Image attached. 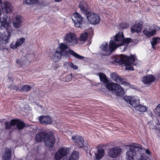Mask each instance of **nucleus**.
Returning a JSON list of instances; mask_svg holds the SVG:
<instances>
[{
    "mask_svg": "<svg viewBox=\"0 0 160 160\" xmlns=\"http://www.w3.org/2000/svg\"><path fill=\"white\" fill-rule=\"evenodd\" d=\"M63 41L69 46H74L78 43V38L74 32H68L63 37Z\"/></svg>",
    "mask_w": 160,
    "mask_h": 160,
    "instance_id": "nucleus-7",
    "label": "nucleus"
},
{
    "mask_svg": "<svg viewBox=\"0 0 160 160\" xmlns=\"http://www.w3.org/2000/svg\"><path fill=\"white\" fill-rule=\"evenodd\" d=\"M106 88L109 90L114 91L115 95L120 96L124 94V90L120 85L115 83H108L106 84Z\"/></svg>",
    "mask_w": 160,
    "mask_h": 160,
    "instance_id": "nucleus-8",
    "label": "nucleus"
},
{
    "mask_svg": "<svg viewBox=\"0 0 160 160\" xmlns=\"http://www.w3.org/2000/svg\"><path fill=\"white\" fill-rule=\"evenodd\" d=\"M11 149L6 148L3 156V160H10L11 155Z\"/></svg>",
    "mask_w": 160,
    "mask_h": 160,
    "instance_id": "nucleus-27",
    "label": "nucleus"
},
{
    "mask_svg": "<svg viewBox=\"0 0 160 160\" xmlns=\"http://www.w3.org/2000/svg\"><path fill=\"white\" fill-rule=\"evenodd\" d=\"M69 149L63 147L59 149L55 154V158L56 160H59L63 157L66 156L68 153Z\"/></svg>",
    "mask_w": 160,
    "mask_h": 160,
    "instance_id": "nucleus-14",
    "label": "nucleus"
},
{
    "mask_svg": "<svg viewBox=\"0 0 160 160\" xmlns=\"http://www.w3.org/2000/svg\"><path fill=\"white\" fill-rule=\"evenodd\" d=\"M127 48V46L124 47V50H125Z\"/></svg>",
    "mask_w": 160,
    "mask_h": 160,
    "instance_id": "nucleus-46",
    "label": "nucleus"
},
{
    "mask_svg": "<svg viewBox=\"0 0 160 160\" xmlns=\"http://www.w3.org/2000/svg\"><path fill=\"white\" fill-rule=\"evenodd\" d=\"M38 2V0H24L23 1V4L27 5L35 4Z\"/></svg>",
    "mask_w": 160,
    "mask_h": 160,
    "instance_id": "nucleus-33",
    "label": "nucleus"
},
{
    "mask_svg": "<svg viewBox=\"0 0 160 160\" xmlns=\"http://www.w3.org/2000/svg\"><path fill=\"white\" fill-rule=\"evenodd\" d=\"M12 120L10 121L9 122H6L5 123V128L6 129H9L11 128V126H14V125L12 124Z\"/></svg>",
    "mask_w": 160,
    "mask_h": 160,
    "instance_id": "nucleus-37",
    "label": "nucleus"
},
{
    "mask_svg": "<svg viewBox=\"0 0 160 160\" xmlns=\"http://www.w3.org/2000/svg\"><path fill=\"white\" fill-rule=\"evenodd\" d=\"M120 26L123 29H126L129 27V25L126 22H122L120 24Z\"/></svg>",
    "mask_w": 160,
    "mask_h": 160,
    "instance_id": "nucleus-38",
    "label": "nucleus"
},
{
    "mask_svg": "<svg viewBox=\"0 0 160 160\" xmlns=\"http://www.w3.org/2000/svg\"><path fill=\"white\" fill-rule=\"evenodd\" d=\"M112 42L115 44L113 45H115L116 48L120 46L126 44L127 45L131 40L130 38H124V35L122 32H119L115 36Z\"/></svg>",
    "mask_w": 160,
    "mask_h": 160,
    "instance_id": "nucleus-6",
    "label": "nucleus"
},
{
    "mask_svg": "<svg viewBox=\"0 0 160 160\" xmlns=\"http://www.w3.org/2000/svg\"><path fill=\"white\" fill-rule=\"evenodd\" d=\"M142 28V25L139 23H135L133 24L131 27V32L134 33L135 32L138 33L140 32Z\"/></svg>",
    "mask_w": 160,
    "mask_h": 160,
    "instance_id": "nucleus-22",
    "label": "nucleus"
},
{
    "mask_svg": "<svg viewBox=\"0 0 160 160\" xmlns=\"http://www.w3.org/2000/svg\"><path fill=\"white\" fill-rule=\"evenodd\" d=\"M86 15L88 21L92 24H97L100 21V18L99 16L92 12H90Z\"/></svg>",
    "mask_w": 160,
    "mask_h": 160,
    "instance_id": "nucleus-15",
    "label": "nucleus"
},
{
    "mask_svg": "<svg viewBox=\"0 0 160 160\" xmlns=\"http://www.w3.org/2000/svg\"><path fill=\"white\" fill-rule=\"evenodd\" d=\"M136 57L135 56L133 55H130L129 57L121 55L117 57L114 61L115 62L120 64H125L127 70H133L134 68L132 65L136 60Z\"/></svg>",
    "mask_w": 160,
    "mask_h": 160,
    "instance_id": "nucleus-3",
    "label": "nucleus"
},
{
    "mask_svg": "<svg viewBox=\"0 0 160 160\" xmlns=\"http://www.w3.org/2000/svg\"><path fill=\"white\" fill-rule=\"evenodd\" d=\"M79 7L81 12L84 14L87 15L90 12L89 7L85 1H82L80 2Z\"/></svg>",
    "mask_w": 160,
    "mask_h": 160,
    "instance_id": "nucleus-19",
    "label": "nucleus"
},
{
    "mask_svg": "<svg viewBox=\"0 0 160 160\" xmlns=\"http://www.w3.org/2000/svg\"><path fill=\"white\" fill-rule=\"evenodd\" d=\"M155 80L154 77L152 75H148L144 76L142 78V82L145 84H148L150 83Z\"/></svg>",
    "mask_w": 160,
    "mask_h": 160,
    "instance_id": "nucleus-24",
    "label": "nucleus"
},
{
    "mask_svg": "<svg viewBox=\"0 0 160 160\" xmlns=\"http://www.w3.org/2000/svg\"><path fill=\"white\" fill-rule=\"evenodd\" d=\"M79 154L78 152L73 151L69 157L64 158L62 160H78Z\"/></svg>",
    "mask_w": 160,
    "mask_h": 160,
    "instance_id": "nucleus-25",
    "label": "nucleus"
},
{
    "mask_svg": "<svg viewBox=\"0 0 160 160\" xmlns=\"http://www.w3.org/2000/svg\"><path fill=\"white\" fill-rule=\"evenodd\" d=\"M154 112L156 115L160 116V104H158L156 107Z\"/></svg>",
    "mask_w": 160,
    "mask_h": 160,
    "instance_id": "nucleus-36",
    "label": "nucleus"
},
{
    "mask_svg": "<svg viewBox=\"0 0 160 160\" xmlns=\"http://www.w3.org/2000/svg\"><path fill=\"white\" fill-rule=\"evenodd\" d=\"M124 99L133 107L135 109L140 103L139 99L135 96L130 97L126 96L124 97Z\"/></svg>",
    "mask_w": 160,
    "mask_h": 160,
    "instance_id": "nucleus-12",
    "label": "nucleus"
},
{
    "mask_svg": "<svg viewBox=\"0 0 160 160\" xmlns=\"http://www.w3.org/2000/svg\"><path fill=\"white\" fill-rule=\"evenodd\" d=\"M12 123L14 126L16 125L18 129H22L25 126L24 123L19 119H13Z\"/></svg>",
    "mask_w": 160,
    "mask_h": 160,
    "instance_id": "nucleus-23",
    "label": "nucleus"
},
{
    "mask_svg": "<svg viewBox=\"0 0 160 160\" xmlns=\"http://www.w3.org/2000/svg\"><path fill=\"white\" fill-rule=\"evenodd\" d=\"M88 36V34L86 32L82 33L80 36L79 38V40L81 42L86 41L87 40Z\"/></svg>",
    "mask_w": 160,
    "mask_h": 160,
    "instance_id": "nucleus-35",
    "label": "nucleus"
},
{
    "mask_svg": "<svg viewBox=\"0 0 160 160\" xmlns=\"http://www.w3.org/2000/svg\"><path fill=\"white\" fill-rule=\"evenodd\" d=\"M139 153L140 154V157L138 158V160H151L150 157L144 155V153H146L148 155H150L151 152L148 149H145L142 148L140 145L138 146Z\"/></svg>",
    "mask_w": 160,
    "mask_h": 160,
    "instance_id": "nucleus-13",
    "label": "nucleus"
},
{
    "mask_svg": "<svg viewBox=\"0 0 160 160\" xmlns=\"http://www.w3.org/2000/svg\"><path fill=\"white\" fill-rule=\"evenodd\" d=\"M31 87L29 85H26L23 86L20 91L24 92H28L30 91L31 88Z\"/></svg>",
    "mask_w": 160,
    "mask_h": 160,
    "instance_id": "nucleus-34",
    "label": "nucleus"
},
{
    "mask_svg": "<svg viewBox=\"0 0 160 160\" xmlns=\"http://www.w3.org/2000/svg\"><path fill=\"white\" fill-rule=\"evenodd\" d=\"M72 19L77 28H82L84 24L83 18L81 15L77 12L73 13Z\"/></svg>",
    "mask_w": 160,
    "mask_h": 160,
    "instance_id": "nucleus-10",
    "label": "nucleus"
},
{
    "mask_svg": "<svg viewBox=\"0 0 160 160\" xmlns=\"http://www.w3.org/2000/svg\"><path fill=\"white\" fill-rule=\"evenodd\" d=\"M66 80L67 82H69L72 79V74H70L68 75L66 77Z\"/></svg>",
    "mask_w": 160,
    "mask_h": 160,
    "instance_id": "nucleus-41",
    "label": "nucleus"
},
{
    "mask_svg": "<svg viewBox=\"0 0 160 160\" xmlns=\"http://www.w3.org/2000/svg\"><path fill=\"white\" fill-rule=\"evenodd\" d=\"M140 157L138 146L134 145H130L129 147V149L126 152V160H134L136 158Z\"/></svg>",
    "mask_w": 160,
    "mask_h": 160,
    "instance_id": "nucleus-5",
    "label": "nucleus"
},
{
    "mask_svg": "<svg viewBox=\"0 0 160 160\" xmlns=\"http://www.w3.org/2000/svg\"><path fill=\"white\" fill-rule=\"evenodd\" d=\"M98 74L101 82L105 84L108 82V80L105 74L103 73H98Z\"/></svg>",
    "mask_w": 160,
    "mask_h": 160,
    "instance_id": "nucleus-31",
    "label": "nucleus"
},
{
    "mask_svg": "<svg viewBox=\"0 0 160 160\" xmlns=\"http://www.w3.org/2000/svg\"><path fill=\"white\" fill-rule=\"evenodd\" d=\"M8 16L7 15H2L0 12V29L6 28L7 35H4L1 38L2 44H6L9 42L10 39L13 31V28L10 26L7 21Z\"/></svg>",
    "mask_w": 160,
    "mask_h": 160,
    "instance_id": "nucleus-2",
    "label": "nucleus"
},
{
    "mask_svg": "<svg viewBox=\"0 0 160 160\" xmlns=\"http://www.w3.org/2000/svg\"><path fill=\"white\" fill-rule=\"evenodd\" d=\"M151 44L152 48L153 49L155 48V46L158 43H160V38H153L152 40L151 41Z\"/></svg>",
    "mask_w": 160,
    "mask_h": 160,
    "instance_id": "nucleus-32",
    "label": "nucleus"
},
{
    "mask_svg": "<svg viewBox=\"0 0 160 160\" xmlns=\"http://www.w3.org/2000/svg\"><path fill=\"white\" fill-rule=\"evenodd\" d=\"M69 54L79 59H82L84 58V57L79 55L70 49L66 44L61 43L59 44L56 49V51L53 53L51 57V59L53 61L57 62L61 58L62 56L68 57Z\"/></svg>",
    "mask_w": 160,
    "mask_h": 160,
    "instance_id": "nucleus-1",
    "label": "nucleus"
},
{
    "mask_svg": "<svg viewBox=\"0 0 160 160\" xmlns=\"http://www.w3.org/2000/svg\"><path fill=\"white\" fill-rule=\"evenodd\" d=\"M157 126H158V128L159 129H160V124L159 122V121L158 119H157Z\"/></svg>",
    "mask_w": 160,
    "mask_h": 160,
    "instance_id": "nucleus-42",
    "label": "nucleus"
},
{
    "mask_svg": "<svg viewBox=\"0 0 160 160\" xmlns=\"http://www.w3.org/2000/svg\"><path fill=\"white\" fill-rule=\"evenodd\" d=\"M23 20V18L21 15H16L12 20L13 27L16 29L21 28Z\"/></svg>",
    "mask_w": 160,
    "mask_h": 160,
    "instance_id": "nucleus-17",
    "label": "nucleus"
},
{
    "mask_svg": "<svg viewBox=\"0 0 160 160\" xmlns=\"http://www.w3.org/2000/svg\"><path fill=\"white\" fill-rule=\"evenodd\" d=\"M36 139L37 141L38 142L43 140L45 145L48 148L52 147L55 142L53 135L50 133H40L36 135Z\"/></svg>",
    "mask_w": 160,
    "mask_h": 160,
    "instance_id": "nucleus-4",
    "label": "nucleus"
},
{
    "mask_svg": "<svg viewBox=\"0 0 160 160\" xmlns=\"http://www.w3.org/2000/svg\"><path fill=\"white\" fill-rule=\"evenodd\" d=\"M27 59L25 57H22L20 58L17 59L16 63L17 65L22 67L26 63Z\"/></svg>",
    "mask_w": 160,
    "mask_h": 160,
    "instance_id": "nucleus-29",
    "label": "nucleus"
},
{
    "mask_svg": "<svg viewBox=\"0 0 160 160\" xmlns=\"http://www.w3.org/2000/svg\"><path fill=\"white\" fill-rule=\"evenodd\" d=\"M112 42L111 40L109 43V48L108 47V43L105 42L103 43L100 46V48L102 50L101 54L102 55L106 56L110 54L113 50L116 49L115 45H113L115 43Z\"/></svg>",
    "mask_w": 160,
    "mask_h": 160,
    "instance_id": "nucleus-9",
    "label": "nucleus"
},
{
    "mask_svg": "<svg viewBox=\"0 0 160 160\" xmlns=\"http://www.w3.org/2000/svg\"><path fill=\"white\" fill-rule=\"evenodd\" d=\"M135 109L136 110L140 112H144L147 110L148 108L146 106L140 105L139 104Z\"/></svg>",
    "mask_w": 160,
    "mask_h": 160,
    "instance_id": "nucleus-30",
    "label": "nucleus"
},
{
    "mask_svg": "<svg viewBox=\"0 0 160 160\" xmlns=\"http://www.w3.org/2000/svg\"><path fill=\"white\" fill-rule=\"evenodd\" d=\"M118 83H121L122 85H124L125 86H127L128 87H130L129 83L128 82H127L124 81H122V78H121V80L120 82H118Z\"/></svg>",
    "mask_w": 160,
    "mask_h": 160,
    "instance_id": "nucleus-39",
    "label": "nucleus"
},
{
    "mask_svg": "<svg viewBox=\"0 0 160 160\" xmlns=\"http://www.w3.org/2000/svg\"><path fill=\"white\" fill-rule=\"evenodd\" d=\"M2 34L0 32V42H1V37H2Z\"/></svg>",
    "mask_w": 160,
    "mask_h": 160,
    "instance_id": "nucleus-44",
    "label": "nucleus"
},
{
    "mask_svg": "<svg viewBox=\"0 0 160 160\" xmlns=\"http://www.w3.org/2000/svg\"><path fill=\"white\" fill-rule=\"evenodd\" d=\"M25 41V38H22L17 39L15 42H12L10 45V48L13 49H17L19 47L21 46L24 43Z\"/></svg>",
    "mask_w": 160,
    "mask_h": 160,
    "instance_id": "nucleus-18",
    "label": "nucleus"
},
{
    "mask_svg": "<svg viewBox=\"0 0 160 160\" xmlns=\"http://www.w3.org/2000/svg\"><path fill=\"white\" fill-rule=\"evenodd\" d=\"M72 139L73 142L77 143L79 148H83L86 152L88 150V147L84 145L83 139L81 136L78 135L73 136L72 137Z\"/></svg>",
    "mask_w": 160,
    "mask_h": 160,
    "instance_id": "nucleus-16",
    "label": "nucleus"
},
{
    "mask_svg": "<svg viewBox=\"0 0 160 160\" xmlns=\"http://www.w3.org/2000/svg\"><path fill=\"white\" fill-rule=\"evenodd\" d=\"M122 151L120 147H114L109 150L108 155L111 158H116L121 155Z\"/></svg>",
    "mask_w": 160,
    "mask_h": 160,
    "instance_id": "nucleus-11",
    "label": "nucleus"
},
{
    "mask_svg": "<svg viewBox=\"0 0 160 160\" xmlns=\"http://www.w3.org/2000/svg\"><path fill=\"white\" fill-rule=\"evenodd\" d=\"M69 66L71 68H73L74 69H78V67L77 66L74 65L71 62H69L68 63Z\"/></svg>",
    "mask_w": 160,
    "mask_h": 160,
    "instance_id": "nucleus-40",
    "label": "nucleus"
},
{
    "mask_svg": "<svg viewBox=\"0 0 160 160\" xmlns=\"http://www.w3.org/2000/svg\"><path fill=\"white\" fill-rule=\"evenodd\" d=\"M40 122L45 125L50 124L52 122V118L48 116H40L38 118Z\"/></svg>",
    "mask_w": 160,
    "mask_h": 160,
    "instance_id": "nucleus-20",
    "label": "nucleus"
},
{
    "mask_svg": "<svg viewBox=\"0 0 160 160\" xmlns=\"http://www.w3.org/2000/svg\"><path fill=\"white\" fill-rule=\"evenodd\" d=\"M2 42H0V50H2L4 48L3 47L2 45Z\"/></svg>",
    "mask_w": 160,
    "mask_h": 160,
    "instance_id": "nucleus-43",
    "label": "nucleus"
},
{
    "mask_svg": "<svg viewBox=\"0 0 160 160\" xmlns=\"http://www.w3.org/2000/svg\"><path fill=\"white\" fill-rule=\"evenodd\" d=\"M105 155L104 150L103 149L99 148L97 152L95 153V158L97 160H99L102 158Z\"/></svg>",
    "mask_w": 160,
    "mask_h": 160,
    "instance_id": "nucleus-26",
    "label": "nucleus"
},
{
    "mask_svg": "<svg viewBox=\"0 0 160 160\" xmlns=\"http://www.w3.org/2000/svg\"><path fill=\"white\" fill-rule=\"evenodd\" d=\"M160 30V28L158 26H156L155 29L147 30L144 29L143 31V33L147 37H150L154 35L156 33L157 31Z\"/></svg>",
    "mask_w": 160,
    "mask_h": 160,
    "instance_id": "nucleus-21",
    "label": "nucleus"
},
{
    "mask_svg": "<svg viewBox=\"0 0 160 160\" xmlns=\"http://www.w3.org/2000/svg\"><path fill=\"white\" fill-rule=\"evenodd\" d=\"M62 0H55V1L56 2H60L62 1Z\"/></svg>",
    "mask_w": 160,
    "mask_h": 160,
    "instance_id": "nucleus-45",
    "label": "nucleus"
},
{
    "mask_svg": "<svg viewBox=\"0 0 160 160\" xmlns=\"http://www.w3.org/2000/svg\"><path fill=\"white\" fill-rule=\"evenodd\" d=\"M110 77L114 81L117 82H120L121 80V78L115 72L111 73Z\"/></svg>",
    "mask_w": 160,
    "mask_h": 160,
    "instance_id": "nucleus-28",
    "label": "nucleus"
}]
</instances>
